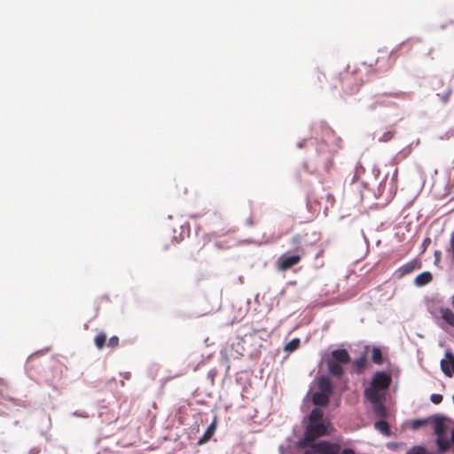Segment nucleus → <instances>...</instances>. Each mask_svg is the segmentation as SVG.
I'll return each instance as SVG.
<instances>
[{
	"mask_svg": "<svg viewBox=\"0 0 454 454\" xmlns=\"http://www.w3.org/2000/svg\"><path fill=\"white\" fill-rule=\"evenodd\" d=\"M323 411L316 407L314 408L309 416V422L306 426L304 437L300 439L297 445L300 448H305L312 443L316 438L325 435L327 433V425L325 422Z\"/></svg>",
	"mask_w": 454,
	"mask_h": 454,
	"instance_id": "obj_1",
	"label": "nucleus"
},
{
	"mask_svg": "<svg viewBox=\"0 0 454 454\" xmlns=\"http://www.w3.org/2000/svg\"><path fill=\"white\" fill-rule=\"evenodd\" d=\"M338 145L336 144H326L325 138L321 141L317 143L316 145V151H317V160H316V168L313 171H319L321 168L325 171L329 170V168L333 165V159L334 153L337 151Z\"/></svg>",
	"mask_w": 454,
	"mask_h": 454,
	"instance_id": "obj_2",
	"label": "nucleus"
},
{
	"mask_svg": "<svg viewBox=\"0 0 454 454\" xmlns=\"http://www.w3.org/2000/svg\"><path fill=\"white\" fill-rule=\"evenodd\" d=\"M397 168H395L392 176L387 173L384 178L379 183L377 190L374 191L376 198H381L384 201H391L397 191Z\"/></svg>",
	"mask_w": 454,
	"mask_h": 454,
	"instance_id": "obj_3",
	"label": "nucleus"
},
{
	"mask_svg": "<svg viewBox=\"0 0 454 454\" xmlns=\"http://www.w3.org/2000/svg\"><path fill=\"white\" fill-rule=\"evenodd\" d=\"M447 420L448 419L443 415H434L431 418V421L434 425V433L436 435L435 442L440 452H444L450 447V442L447 436Z\"/></svg>",
	"mask_w": 454,
	"mask_h": 454,
	"instance_id": "obj_4",
	"label": "nucleus"
},
{
	"mask_svg": "<svg viewBox=\"0 0 454 454\" xmlns=\"http://www.w3.org/2000/svg\"><path fill=\"white\" fill-rule=\"evenodd\" d=\"M303 254V249L300 247H294V250L286 251L281 254L276 261V267L279 271H285L299 263Z\"/></svg>",
	"mask_w": 454,
	"mask_h": 454,
	"instance_id": "obj_5",
	"label": "nucleus"
},
{
	"mask_svg": "<svg viewBox=\"0 0 454 454\" xmlns=\"http://www.w3.org/2000/svg\"><path fill=\"white\" fill-rule=\"evenodd\" d=\"M391 382L390 376L385 372H377L371 382V387H374L378 389L387 391Z\"/></svg>",
	"mask_w": 454,
	"mask_h": 454,
	"instance_id": "obj_6",
	"label": "nucleus"
},
{
	"mask_svg": "<svg viewBox=\"0 0 454 454\" xmlns=\"http://www.w3.org/2000/svg\"><path fill=\"white\" fill-rule=\"evenodd\" d=\"M440 366L447 377H451L454 374V355L450 350L445 351V357L441 360Z\"/></svg>",
	"mask_w": 454,
	"mask_h": 454,
	"instance_id": "obj_7",
	"label": "nucleus"
},
{
	"mask_svg": "<svg viewBox=\"0 0 454 454\" xmlns=\"http://www.w3.org/2000/svg\"><path fill=\"white\" fill-rule=\"evenodd\" d=\"M364 397L370 402V403L384 401L386 396L385 391L371 386L364 389Z\"/></svg>",
	"mask_w": 454,
	"mask_h": 454,
	"instance_id": "obj_8",
	"label": "nucleus"
},
{
	"mask_svg": "<svg viewBox=\"0 0 454 454\" xmlns=\"http://www.w3.org/2000/svg\"><path fill=\"white\" fill-rule=\"evenodd\" d=\"M421 266L420 262L414 259L411 260L402 266H400L395 271V276L398 278H401L410 273H411L414 270L419 269Z\"/></svg>",
	"mask_w": 454,
	"mask_h": 454,
	"instance_id": "obj_9",
	"label": "nucleus"
},
{
	"mask_svg": "<svg viewBox=\"0 0 454 454\" xmlns=\"http://www.w3.org/2000/svg\"><path fill=\"white\" fill-rule=\"evenodd\" d=\"M321 454H355V450L351 448L341 450L340 445H325L321 449Z\"/></svg>",
	"mask_w": 454,
	"mask_h": 454,
	"instance_id": "obj_10",
	"label": "nucleus"
},
{
	"mask_svg": "<svg viewBox=\"0 0 454 454\" xmlns=\"http://www.w3.org/2000/svg\"><path fill=\"white\" fill-rule=\"evenodd\" d=\"M329 358L341 364H347L350 361V356L344 348L333 350Z\"/></svg>",
	"mask_w": 454,
	"mask_h": 454,
	"instance_id": "obj_11",
	"label": "nucleus"
},
{
	"mask_svg": "<svg viewBox=\"0 0 454 454\" xmlns=\"http://www.w3.org/2000/svg\"><path fill=\"white\" fill-rule=\"evenodd\" d=\"M330 395H331L317 391L312 395V403L317 407H325L329 403Z\"/></svg>",
	"mask_w": 454,
	"mask_h": 454,
	"instance_id": "obj_12",
	"label": "nucleus"
},
{
	"mask_svg": "<svg viewBox=\"0 0 454 454\" xmlns=\"http://www.w3.org/2000/svg\"><path fill=\"white\" fill-rule=\"evenodd\" d=\"M216 428V417L214 418L213 421L207 427L203 435L198 440V444L201 445L206 443L215 434Z\"/></svg>",
	"mask_w": 454,
	"mask_h": 454,
	"instance_id": "obj_13",
	"label": "nucleus"
},
{
	"mask_svg": "<svg viewBox=\"0 0 454 454\" xmlns=\"http://www.w3.org/2000/svg\"><path fill=\"white\" fill-rule=\"evenodd\" d=\"M325 445L326 446V445H340V444L335 443V442H329L326 441H321V442L315 443L313 441L312 443L309 445V449L305 450L304 454H321V449ZM306 448H308V446Z\"/></svg>",
	"mask_w": 454,
	"mask_h": 454,
	"instance_id": "obj_14",
	"label": "nucleus"
},
{
	"mask_svg": "<svg viewBox=\"0 0 454 454\" xmlns=\"http://www.w3.org/2000/svg\"><path fill=\"white\" fill-rule=\"evenodd\" d=\"M329 372L335 377H341L344 373L342 364L330 358L326 361Z\"/></svg>",
	"mask_w": 454,
	"mask_h": 454,
	"instance_id": "obj_15",
	"label": "nucleus"
},
{
	"mask_svg": "<svg viewBox=\"0 0 454 454\" xmlns=\"http://www.w3.org/2000/svg\"><path fill=\"white\" fill-rule=\"evenodd\" d=\"M373 414L379 419H386L387 411L384 404V401L371 403Z\"/></svg>",
	"mask_w": 454,
	"mask_h": 454,
	"instance_id": "obj_16",
	"label": "nucleus"
},
{
	"mask_svg": "<svg viewBox=\"0 0 454 454\" xmlns=\"http://www.w3.org/2000/svg\"><path fill=\"white\" fill-rule=\"evenodd\" d=\"M318 391L331 395L333 393V386L328 377L323 376L318 380Z\"/></svg>",
	"mask_w": 454,
	"mask_h": 454,
	"instance_id": "obj_17",
	"label": "nucleus"
},
{
	"mask_svg": "<svg viewBox=\"0 0 454 454\" xmlns=\"http://www.w3.org/2000/svg\"><path fill=\"white\" fill-rule=\"evenodd\" d=\"M432 281V274L429 271H424L419 274L415 279L414 284L417 286H424Z\"/></svg>",
	"mask_w": 454,
	"mask_h": 454,
	"instance_id": "obj_18",
	"label": "nucleus"
},
{
	"mask_svg": "<svg viewBox=\"0 0 454 454\" xmlns=\"http://www.w3.org/2000/svg\"><path fill=\"white\" fill-rule=\"evenodd\" d=\"M440 313L442 318L450 326H454V312L447 307H441Z\"/></svg>",
	"mask_w": 454,
	"mask_h": 454,
	"instance_id": "obj_19",
	"label": "nucleus"
},
{
	"mask_svg": "<svg viewBox=\"0 0 454 454\" xmlns=\"http://www.w3.org/2000/svg\"><path fill=\"white\" fill-rule=\"evenodd\" d=\"M374 428L385 436L391 434L389 425L385 419H380L379 421H376L374 423Z\"/></svg>",
	"mask_w": 454,
	"mask_h": 454,
	"instance_id": "obj_20",
	"label": "nucleus"
},
{
	"mask_svg": "<svg viewBox=\"0 0 454 454\" xmlns=\"http://www.w3.org/2000/svg\"><path fill=\"white\" fill-rule=\"evenodd\" d=\"M6 389L5 382L0 379V403H4V401H9L15 405H19L18 400L8 397L4 394V391Z\"/></svg>",
	"mask_w": 454,
	"mask_h": 454,
	"instance_id": "obj_21",
	"label": "nucleus"
},
{
	"mask_svg": "<svg viewBox=\"0 0 454 454\" xmlns=\"http://www.w3.org/2000/svg\"><path fill=\"white\" fill-rule=\"evenodd\" d=\"M390 105H393V103L383 100V99H374L372 103L368 104L366 106V109L370 111H373L377 109L379 106H388Z\"/></svg>",
	"mask_w": 454,
	"mask_h": 454,
	"instance_id": "obj_22",
	"label": "nucleus"
},
{
	"mask_svg": "<svg viewBox=\"0 0 454 454\" xmlns=\"http://www.w3.org/2000/svg\"><path fill=\"white\" fill-rule=\"evenodd\" d=\"M372 360L376 364H382L383 357L380 348L373 347L372 349Z\"/></svg>",
	"mask_w": 454,
	"mask_h": 454,
	"instance_id": "obj_23",
	"label": "nucleus"
},
{
	"mask_svg": "<svg viewBox=\"0 0 454 454\" xmlns=\"http://www.w3.org/2000/svg\"><path fill=\"white\" fill-rule=\"evenodd\" d=\"M406 454H434L433 452H429L427 450V449L423 446H414L411 449H410Z\"/></svg>",
	"mask_w": 454,
	"mask_h": 454,
	"instance_id": "obj_24",
	"label": "nucleus"
},
{
	"mask_svg": "<svg viewBox=\"0 0 454 454\" xmlns=\"http://www.w3.org/2000/svg\"><path fill=\"white\" fill-rule=\"evenodd\" d=\"M106 340V336L104 333H98L96 337H95V345L97 346L98 348H102L105 345V342Z\"/></svg>",
	"mask_w": 454,
	"mask_h": 454,
	"instance_id": "obj_25",
	"label": "nucleus"
},
{
	"mask_svg": "<svg viewBox=\"0 0 454 454\" xmlns=\"http://www.w3.org/2000/svg\"><path fill=\"white\" fill-rule=\"evenodd\" d=\"M366 363H367V360H366L365 356H361L357 357L356 359H355V361L353 362V364H354L355 368L359 371L365 367Z\"/></svg>",
	"mask_w": 454,
	"mask_h": 454,
	"instance_id": "obj_26",
	"label": "nucleus"
},
{
	"mask_svg": "<svg viewBox=\"0 0 454 454\" xmlns=\"http://www.w3.org/2000/svg\"><path fill=\"white\" fill-rule=\"evenodd\" d=\"M300 345V340L298 338L290 340L285 347V349L289 352L294 351Z\"/></svg>",
	"mask_w": 454,
	"mask_h": 454,
	"instance_id": "obj_27",
	"label": "nucleus"
},
{
	"mask_svg": "<svg viewBox=\"0 0 454 454\" xmlns=\"http://www.w3.org/2000/svg\"><path fill=\"white\" fill-rule=\"evenodd\" d=\"M451 89L449 87L447 88V90L442 93V94H440V93H437L436 96L440 98V100L443 103V104H446L449 102V99H450V97L451 95Z\"/></svg>",
	"mask_w": 454,
	"mask_h": 454,
	"instance_id": "obj_28",
	"label": "nucleus"
},
{
	"mask_svg": "<svg viewBox=\"0 0 454 454\" xmlns=\"http://www.w3.org/2000/svg\"><path fill=\"white\" fill-rule=\"evenodd\" d=\"M412 145H413V144H411V145H409L407 147H405V148H403V150H401V151L397 153L396 157H399L400 159H404V158H406V157L411 153V150H412Z\"/></svg>",
	"mask_w": 454,
	"mask_h": 454,
	"instance_id": "obj_29",
	"label": "nucleus"
},
{
	"mask_svg": "<svg viewBox=\"0 0 454 454\" xmlns=\"http://www.w3.org/2000/svg\"><path fill=\"white\" fill-rule=\"evenodd\" d=\"M428 420H429V419H414L411 423V427L414 430H417V429L420 428L421 427H423L424 425H426ZM430 420H431V418H430Z\"/></svg>",
	"mask_w": 454,
	"mask_h": 454,
	"instance_id": "obj_30",
	"label": "nucleus"
},
{
	"mask_svg": "<svg viewBox=\"0 0 454 454\" xmlns=\"http://www.w3.org/2000/svg\"><path fill=\"white\" fill-rule=\"evenodd\" d=\"M314 144L315 143L311 139L308 140L305 138V139L299 141L296 145L298 148H303V147H307L308 145H314Z\"/></svg>",
	"mask_w": 454,
	"mask_h": 454,
	"instance_id": "obj_31",
	"label": "nucleus"
},
{
	"mask_svg": "<svg viewBox=\"0 0 454 454\" xmlns=\"http://www.w3.org/2000/svg\"><path fill=\"white\" fill-rule=\"evenodd\" d=\"M430 400L433 403L438 404L442 401V395L440 394H432Z\"/></svg>",
	"mask_w": 454,
	"mask_h": 454,
	"instance_id": "obj_32",
	"label": "nucleus"
},
{
	"mask_svg": "<svg viewBox=\"0 0 454 454\" xmlns=\"http://www.w3.org/2000/svg\"><path fill=\"white\" fill-rule=\"evenodd\" d=\"M324 137L330 140L333 137V131L329 127L324 128Z\"/></svg>",
	"mask_w": 454,
	"mask_h": 454,
	"instance_id": "obj_33",
	"label": "nucleus"
},
{
	"mask_svg": "<svg viewBox=\"0 0 454 454\" xmlns=\"http://www.w3.org/2000/svg\"><path fill=\"white\" fill-rule=\"evenodd\" d=\"M118 343H119V339L117 336H112L108 340V346L112 347V348L116 347L118 345Z\"/></svg>",
	"mask_w": 454,
	"mask_h": 454,
	"instance_id": "obj_34",
	"label": "nucleus"
},
{
	"mask_svg": "<svg viewBox=\"0 0 454 454\" xmlns=\"http://www.w3.org/2000/svg\"><path fill=\"white\" fill-rule=\"evenodd\" d=\"M278 451H279L280 454H291L289 446L285 447L283 445H280L278 447Z\"/></svg>",
	"mask_w": 454,
	"mask_h": 454,
	"instance_id": "obj_35",
	"label": "nucleus"
},
{
	"mask_svg": "<svg viewBox=\"0 0 454 454\" xmlns=\"http://www.w3.org/2000/svg\"><path fill=\"white\" fill-rule=\"evenodd\" d=\"M392 137L391 132H386L383 134L381 137L379 138L380 141H388Z\"/></svg>",
	"mask_w": 454,
	"mask_h": 454,
	"instance_id": "obj_36",
	"label": "nucleus"
},
{
	"mask_svg": "<svg viewBox=\"0 0 454 454\" xmlns=\"http://www.w3.org/2000/svg\"><path fill=\"white\" fill-rule=\"evenodd\" d=\"M372 174H373V176H374L376 178H378V177H379V176H380V169L379 168V167H377V166H373V168H372Z\"/></svg>",
	"mask_w": 454,
	"mask_h": 454,
	"instance_id": "obj_37",
	"label": "nucleus"
},
{
	"mask_svg": "<svg viewBox=\"0 0 454 454\" xmlns=\"http://www.w3.org/2000/svg\"><path fill=\"white\" fill-rule=\"evenodd\" d=\"M40 452V449L37 447H33L29 450L28 454H38Z\"/></svg>",
	"mask_w": 454,
	"mask_h": 454,
	"instance_id": "obj_38",
	"label": "nucleus"
},
{
	"mask_svg": "<svg viewBox=\"0 0 454 454\" xmlns=\"http://www.w3.org/2000/svg\"><path fill=\"white\" fill-rule=\"evenodd\" d=\"M292 242H293L294 245H296V244H300V242H301V238H300V236H299V235H296V236L293 237V239H292Z\"/></svg>",
	"mask_w": 454,
	"mask_h": 454,
	"instance_id": "obj_39",
	"label": "nucleus"
},
{
	"mask_svg": "<svg viewBox=\"0 0 454 454\" xmlns=\"http://www.w3.org/2000/svg\"><path fill=\"white\" fill-rule=\"evenodd\" d=\"M389 95L392 96V97H395V98H398V97L403 96V92H395V93H391Z\"/></svg>",
	"mask_w": 454,
	"mask_h": 454,
	"instance_id": "obj_40",
	"label": "nucleus"
},
{
	"mask_svg": "<svg viewBox=\"0 0 454 454\" xmlns=\"http://www.w3.org/2000/svg\"><path fill=\"white\" fill-rule=\"evenodd\" d=\"M122 375L125 380H129V378H130V372H124Z\"/></svg>",
	"mask_w": 454,
	"mask_h": 454,
	"instance_id": "obj_41",
	"label": "nucleus"
},
{
	"mask_svg": "<svg viewBox=\"0 0 454 454\" xmlns=\"http://www.w3.org/2000/svg\"><path fill=\"white\" fill-rule=\"evenodd\" d=\"M434 255H435L436 259H438L439 256L441 255V252L440 251H435Z\"/></svg>",
	"mask_w": 454,
	"mask_h": 454,
	"instance_id": "obj_42",
	"label": "nucleus"
},
{
	"mask_svg": "<svg viewBox=\"0 0 454 454\" xmlns=\"http://www.w3.org/2000/svg\"><path fill=\"white\" fill-rule=\"evenodd\" d=\"M247 223L249 224V225H252L253 224V221L251 218L247 219Z\"/></svg>",
	"mask_w": 454,
	"mask_h": 454,
	"instance_id": "obj_43",
	"label": "nucleus"
},
{
	"mask_svg": "<svg viewBox=\"0 0 454 454\" xmlns=\"http://www.w3.org/2000/svg\"><path fill=\"white\" fill-rule=\"evenodd\" d=\"M450 301H451V305H452V307L454 309V294L451 296Z\"/></svg>",
	"mask_w": 454,
	"mask_h": 454,
	"instance_id": "obj_44",
	"label": "nucleus"
},
{
	"mask_svg": "<svg viewBox=\"0 0 454 454\" xmlns=\"http://www.w3.org/2000/svg\"><path fill=\"white\" fill-rule=\"evenodd\" d=\"M357 90H358V87L356 86V88L351 90L350 93L352 94V93H354V92H356Z\"/></svg>",
	"mask_w": 454,
	"mask_h": 454,
	"instance_id": "obj_45",
	"label": "nucleus"
},
{
	"mask_svg": "<svg viewBox=\"0 0 454 454\" xmlns=\"http://www.w3.org/2000/svg\"><path fill=\"white\" fill-rule=\"evenodd\" d=\"M74 416H82L81 414H79V412L75 411L73 413Z\"/></svg>",
	"mask_w": 454,
	"mask_h": 454,
	"instance_id": "obj_46",
	"label": "nucleus"
},
{
	"mask_svg": "<svg viewBox=\"0 0 454 454\" xmlns=\"http://www.w3.org/2000/svg\"><path fill=\"white\" fill-rule=\"evenodd\" d=\"M48 422H49V425H51V419L48 418Z\"/></svg>",
	"mask_w": 454,
	"mask_h": 454,
	"instance_id": "obj_47",
	"label": "nucleus"
}]
</instances>
